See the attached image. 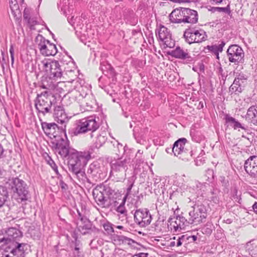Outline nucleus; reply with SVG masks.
Masks as SVG:
<instances>
[{
    "mask_svg": "<svg viewBox=\"0 0 257 257\" xmlns=\"http://www.w3.org/2000/svg\"><path fill=\"white\" fill-rule=\"evenodd\" d=\"M236 78H238V79L241 81V83H243V81L246 80V78L243 74H239Z\"/></svg>",
    "mask_w": 257,
    "mask_h": 257,
    "instance_id": "5fc2aeb1",
    "label": "nucleus"
},
{
    "mask_svg": "<svg viewBox=\"0 0 257 257\" xmlns=\"http://www.w3.org/2000/svg\"><path fill=\"white\" fill-rule=\"evenodd\" d=\"M92 224L88 218L82 219V221L77 223V228L79 231L85 235L92 229Z\"/></svg>",
    "mask_w": 257,
    "mask_h": 257,
    "instance_id": "5701e85b",
    "label": "nucleus"
},
{
    "mask_svg": "<svg viewBox=\"0 0 257 257\" xmlns=\"http://www.w3.org/2000/svg\"><path fill=\"white\" fill-rule=\"evenodd\" d=\"M8 183L11 190L17 194L19 202L23 203L29 199L30 194L28 188L24 180L18 177L12 178L9 179Z\"/></svg>",
    "mask_w": 257,
    "mask_h": 257,
    "instance_id": "39448f33",
    "label": "nucleus"
},
{
    "mask_svg": "<svg viewBox=\"0 0 257 257\" xmlns=\"http://www.w3.org/2000/svg\"><path fill=\"white\" fill-rule=\"evenodd\" d=\"M231 194L233 199L237 203L241 204V192L240 191L238 190L236 187H233L231 189Z\"/></svg>",
    "mask_w": 257,
    "mask_h": 257,
    "instance_id": "f704fd0d",
    "label": "nucleus"
},
{
    "mask_svg": "<svg viewBox=\"0 0 257 257\" xmlns=\"http://www.w3.org/2000/svg\"><path fill=\"white\" fill-rule=\"evenodd\" d=\"M48 162L52 169L57 173L58 172L57 167L54 162L50 158H49V160L48 161Z\"/></svg>",
    "mask_w": 257,
    "mask_h": 257,
    "instance_id": "09e8293b",
    "label": "nucleus"
},
{
    "mask_svg": "<svg viewBox=\"0 0 257 257\" xmlns=\"http://www.w3.org/2000/svg\"><path fill=\"white\" fill-rule=\"evenodd\" d=\"M73 174L77 178V179L79 180H84L85 178V173L83 169H80V170H78V171H76Z\"/></svg>",
    "mask_w": 257,
    "mask_h": 257,
    "instance_id": "ea45409f",
    "label": "nucleus"
},
{
    "mask_svg": "<svg viewBox=\"0 0 257 257\" xmlns=\"http://www.w3.org/2000/svg\"><path fill=\"white\" fill-rule=\"evenodd\" d=\"M246 118L250 119L253 124L257 125V106L252 105L249 107Z\"/></svg>",
    "mask_w": 257,
    "mask_h": 257,
    "instance_id": "bb28decb",
    "label": "nucleus"
},
{
    "mask_svg": "<svg viewBox=\"0 0 257 257\" xmlns=\"http://www.w3.org/2000/svg\"><path fill=\"white\" fill-rule=\"evenodd\" d=\"M240 81L238 79V78H235L233 83L234 85H237V86H240L241 85V83L240 82Z\"/></svg>",
    "mask_w": 257,
    "mask_h": 257,
    "instance_id": "bf43d9fd",
    "label": "nucleus"
},
{
    "mask_svg": "<svg viewBox=\"0 0 257 257\" xmlns=\"http://www.w3.org/2000/svg\"><path fill=\"white\" fill-rule=\"evenodd\" d=\"M252 208L254 212L257 214V202H255L252 205Z\"/></svg>",
    "mask_w": 257,
    "mask_h": 257,
    "instance_id": "774afa93",
    "label": "nucleus"
},
{
    "mask_svg": "<svg viewBox=\"0 0 257 257\" xmlns=\"http://www.w3.org/2000/svg\"><path fill=\"white\" fill-rule=\"evenodd\" d=\"M116 148L117 149V152L118 153H124V148L123 147V146L122 144L119 143L117 142V141H116Z\"/></svg>",
    "mask_w": 257,
    "mask_h": 257,
    "instance_id": "de8ad7c7",
    "label": "nucleus"
},
{
    "mask_svg": "<svg viewBox=\"0 0 257 257\" xmlns=\"http://www.w3.org/2000/svg\"><path fill=\"white\" fill-rule=\"evenodd\" d=\"M42 63L45 71L50 73L51 78L54 79L61 78L63 72L58 61L44 60L42 61Z\"/></svg>",
    "mask_w": 257,
    "mask_h": 257,
    "instance_id": "9b49d317",
    "label": "nucleus"
},
{
    "mask_svg": "<svg viewBox=\"0 0 257 257\" xmlns=\"http://www.w3.org/2000/svg\"><path fill=\"white\" fill-rule=\"evenodd\" d=\"M180 238L182 240L183 244H184V245H187L188 244L187 241L188 240V238L187 234L182 235L181 236H180Z\"/></svg>",
    "mask_w": 257,
    "mask_h": 257,
    "instance_id": "8fccbe9b",
    "label": "nucleus"
},
{
    "mask_svg": "<svg viewBox=\"0 0 257 257\" xmlns=\"http://www.w3.org/2000/svg\"><path fill=\"white\" fill-rule=\"evenodd\" d=\"M148 254L145 253H139L138 254H134L132 257H148Z\"/></svg>",
    "mask_w": 257,
    "mask_h": 257,
    "instance_id": "4d7b16f0",
    "label": "nucleus"
},
{
    "mask_svg": "<svg viewBox=\"0 0 257 257\" xmlns=\"http://www.w3.org/2000/svg\"><path fill=\"white\" fill-rule=\"evenodd\" d=\"M106 138L103 136L99 135L97 136L96 140V147L98 146L99 147L101 146L106 141Z\"/></svg>",
    "mask_w": 257,
    "mask_h": 257,
    "instance_id": "a19ab883",
    "label": "nucleus"
},
{
    "mask_svg": "<svg viewBox=\"0 0 257 257\" xmlns=\"http://www.w3.org/2000/svg\"><path fill=\"white\" fill-rule=\"evenodd\" d=\"M100 186L101 188L100 190L103 192L107 201L110 202V205L112 203H115L116 202L115 199L118 196V194L115 190L109 184L106 183L100 184Z\"/></svg>",
    "mask_w": 257,
    "mask_h": 257,
    "instance_id": "a211bd4d",
    "label": "nucleus"
},
{
    "mask_svg": "<svg viewBox=\"0 0 257 257\" xmlns=\"http://www.w3.org/2000/svg\"><path fill=\"white\" fill-rule=\"evenodd\" d=\"M75 246L74 249L72 250L73 255L74 257H84V254L83 251L81 250L82 244L80 241L75 238Z\"/></svg>",
    "mask_w": 257,
    "mask_h": 257,
    "instance_id": "c85d7f7f",
    "label": "nucleus"
},
{
    "mask_svg": "<svg viewBox=\"0 0 257 257\" xmlns=\"http://www.w3.org/2000/svg\"><path fill=\"white\" fill-rule=\"evenodd\" d=\"M31 27L34 26L37 24V22L36 18L34 17H30L27 21H26Z\"/></svg>",
    "mask_w": 257,
    "mask_h": 257,
    "instance_id": "49530a36",
    "label": "nucleus"
},
{
    "mask_svg": "<svg viewBox=\"0 0 257 257\" xmlns=\"http://www.w3.org/2000/svg\"><path fill=\"white\" fill-rule=\"evenodd\" d=\"M205 219H202L200 217V215L196 211L195 208L192 207V210L189 212L188 221L189 223H200L203 222Z\"/></svg>",
    "mask_w": 257,
    "mask_h": 257,
    "instance_id": "393cba45",
    "label": "nucleus"
},
{
    "mask_svg": "<svg viewBox=\"0 0 257 257\" xmlns=\"http://www.w3.org/2000/svg\"><path fill=\"white\" fill-rule=\"evenodd\" d=\"M244 168L251 177L257 179V156H250L245 162Z\"/></svg>",
    "mask_w": 257,
    "mask_h": 257,
    "instance_id": "dca6fc26",
    "label": "nucleus"
},
{
    "mask_svg": "<svg viewBox=\"0 0 257 257\" xmlns=\"http://www.w3.org/2000/svg\"><path fill=\"white\" fill-rule=\"evenodd\" d=\"M229 91L231 94H232L233 93L238 94L242 91V88L240 86L234 85V84L232 83L229 88Z\"/></svg>",
    "mask_w": 257,
    "mask_h": 257,
    "instance_id": "e433bc0d",
    "label": "nucleus"
},
{
    "mask_svg": "<svg viewBox=\"0 0 257 257\" xmlns=\"http://www.w3.org/2000/svg\"><path fill=\"white\" fill-rule=\"evenodd\" d=\"M137 177L135 172H134L133 175L128 179V183L134 185Z\"/></svg>",
    "mask_w": 257,
    "mask_h": 257,
    "instance_id": "3c124183",
    "label": "nucleus"
},
{
    "mask_svg": "<svg viewBox=\"0 0 257 257\" xmlns=\"http://www.w3.org/2000/svg\"><path fill=\"white\" fill-rule=\"evenodd\" d=\"M213 225L210 222H207L202 228L203 233L206 234H210L212 231Z\"/></svg>",
    "mask_w": 257,
    "mask_h": 257,
    "instance_id": "58836bf2",
    "label": "nucleus"
},
{
    "mask_svg": "<svg viewBox=\"0 0 257 257\" xmlns=\"http://www.w3.org/2000/svg\"><path fill=\"white\" fill-rule=\"evenodd\" d=\"M103 228L108 234H111L113 232H114V229L111 223H107L104 224Z\"/></svg>",
    "mask_w": 257,
    "mask_h": 257,
    "instance_id": "79ce46f5",
    "label": "nucleus"
},
{
    "mask_svg": "<svg viewBox=\"0 0 257 257\" xmlns=\"http://www.w3.org/2000/svg\"><path fill=\"white\" fill-rule=\"evenodd\" d=\"M60 186L62 190H67L68 189V185L64 183L63 181H60Z\"/></svg>",
    "mask_w": 257,
    "mask_h": 257,
    "instance_id": "864d4df0",
    "label": "nucleus"
},
{
    "mask_svg": "<svg viewBox=\"0 0 257 257\" xmlns=\"http://www.w3.org/2000/svg\"><path fill=\"white\" fill-rule=\"evenodd\" d=\"M170 20L173 23H187L185 16V8H180L174 10L170 14Z\"/></svg>",
    "mask_w": 257,
    "mask_h": 257,
    "instance_id": "f3484780",
    "label": "nucleus"
},
{
    "mask_svg": "<svg viewBox=\"0 0 257 257\" xmlns=\"http://www.w3.org/2000/svg\"><path fill=\"white\" fill-rule=\"evenodd\" d=\"M187 23L195 24L198 21L197 12L189 8H185Z\"/></svg>",
    "mask_w": 257,
    "mask_h": 257,
    "instance_id": "a878e982",
    "label": "nucleus"
},
{
    "mask_svg": "<svg viewBox=\"0 0 257 257\" xmlns=\"http://www.w3.org/2000/svg\"><path fill=\"white\" fill-rule=\"evenodd\" d=\"M187 141L185 138L178 139L173 145L172 152L175 156L182 160H188L192 156V151L187 148Z\"/></svg>",
    "mask_w": 257,
    "mask_h": 257,
    "instance_id": "0eeeda50",
    "label": "nucleus"
},
{
    "mask_svg": "<svg viewBox=\"0 0 257 257\" xmlns=\"http://www.w3.org/2000/svg\"><path fill=\"white\" fill-rule=\"evenodd\" d=\"M175 223L176 225H173V227L176 231H177L178 229H184L186 226L191 224V223H189L188 217L186 218L183 216H177L176 220L175 221Z\"/></svg>",
    "mask_w": 257,
    "mask_h": 257,
    "instance_id": "b1692460",
    "label": "nucleus"
},
{
    "mask_svg": "<svg viewBox=\"0 0 257 257\" xmlns=\"http://www.w3.org/2000/svg\"><path fill=\"white\" fill-rule=\"evenodd\" d=\"M41 125L45 134L50 138H56V130L58 128V125L54 122L48 123L46 122H41Z\"/></svg>",
    "mask_w": 257,
    "mask_h": 257,
    "instance_id": "412c9836",
    "label": "nucleus"
},
{
    "mask_svg": "<svg viewBox=\"0 0 257 257\" xmlns=\"http://www.w3.org/2000/svg\"><path fill=\"white\" fill-rule=\"evenodd\" d=\"M53 115L55 119L61 124L65 123L68 121V118L62 106L57 105L55 106Z\"/></svg>",
    "mask_w": 257,
    "mask_h": 257,
    "instance_id": "4be33fe9",
    "label": "nucleus"
},
{
    "mask_svg": "<svg viewBox=\"0 0 257 257\" xmlns=\"http://www.w3.org/2000/svg\"><path fill=\"white\" fill-rule=\"evenodd\" d=\"M100 166L97 162L91 163L87 170V173L91 174L92 176H97V174H100Z\"/></svg>",
    "mask_w": 257,
    "mask_h": 257,
    "instance_id": "c756f323",
    "label": "nucleus"
},
{
    "mask_svg": "<svg viewBox=\"0 0 257 257\" xmlns=\"http://www.w3.org/2000/svg\"><path fill=\"white\" fill-rule=\"evenodd\" d=\"M224 119L225 122L227 123L229 126L232 127L234 130H237L238 132H240V130H241L246 133V135L242 133V135L241 136L242 138L246 139L250 141V138L248 136L250 130L247 125L244 123H241L235 118L228 114L225 116Z\"/></svg>",
    "mask_w": 257,
    "mask_h": 257,
    "instance_id": "ddd939ff",
    "label": "nucleus"
},
{
    "mask_svg": "<svg viewBox=\"0 0 257 257\" xmlns=\"http://www.w3.org/2000/svg\"><path fill=\"white\" fill-rule=\"evenodd\" d=\"M154 183H153V189L156 190L159 188L161 185V179L160 178H154Z\"/></svg>",
    "mask_w": 257,
    "mask_h": 257,
    "instance_id": "37998d69",
    "label": "nucleus"
},
{
    "mask_svg": "<svg viewBox=\"0 0 257 257\" xmlns=\"http://www.w3.org/2000/svg\"><path fill=\"white\" fill-rule=\"evenodd\" d=\"M41 87L44 89H49L50 87V85L45 84V81L43 80Z\"/></svg>",
    "mask_w": 257,
    "mask_h": 257,
    "instance_id": "052dcab7",
    "label": "nucleus"
},
{
    "mask_svg": "<svg viewBox=\"0 0 257 257\" xmlns=\"http://www.w3.org/2000/svg\"><path fill=\"white\" fill-rule=\"evenodd\" d=\"M212 4H219L221 3L223 0H210Z\"/></svg>",
    "mask_w": 257,
    "mask_h": 257,
    "instance_id": "69168bd1",
    "label": "nucleus"
},
{
    "mask_svg": "<svg viewBox=\"0 0 257 257\" xmlns=\"http://www.w3.org/2000/svg\"><path fill=\"white\" fill-rule=\"evenodd\" d=\"M124 202L125 200L123 199L122 202L120 203V204L117 207L116 210L118 213H119L120 214L122 215L123 216H125L126 215L127 211L124 207Z\"/></svg>",
    "mask_w": 257,
    "mask_h": 257,
    "instance_id": "4c0bfd02",
    "label": "nucleus"
},
{
    "mask_svg": "<svg viewBox=\"0 0 257 257\" xmlns=\"http://www.w3.org/2000/svg\"><path fill=\"white\" fill-rule=\"evenodd\" d=\"M133 185H133V184H130L127 183L128 187L127 188V194H128L131 192V191L132 189V187H133Z\"/></svg>",
    "mask_w": 257,
    "mask_h": 257,
    "instance_id": "e2e57ef3",
    "label": "nucleus"
},
{
    "mask_svg": "<svg viewBox=\"0 0 257 257\" xmlns=\"http://www.w3.org/2000/svg\"><path fill=\"white\" fill-rule=\"evenodd\" d=\"M10 53L11 55V58L12 61V65L13 64L14 62V49L13 45H11L10 48Z\"/></svg>",
    "mask_w": 257,
    "mask_h": 257,
    "instance_id": "603ef678",
    "label": "nucleus"
},
{
    "mask_svg": "<svg viewBox=\"0 0 257 257\" xmlns=\"http://www.w3.org/2000/svg\"><path fill=\"white\" fill-rule=\"evenodd\" d=\"M194 35L195 39L194 41H195V43H201L207 39L206 32L202 29L196 30L195 29Z\"/></svg>",
    "mask_w": 257,
    "mask_h": 257,
    "instance_id": "7c9ffc66",
    "label": "nucleus"
},
{
    "mask_svg": "<svg viewBox=\"0 0 257 257\" xmlns=\"http://www.w3.org/2000/svg\"><path fill=\"white\" fill-rule=\"evenodd\" d=\"M91 158L89 152H77L67 158L69 170L72 173L83 169Z\"/></svg>",
    "mask_w": 257,
    "mask_h": 257,
    "instance_id": "20e7f679",
    "label": "nucleus"
},
{
    "mask_svg": "<svg viewBox=\"0 0 257 257\" xmlns=\"http://www.w3.org/2000/svg\"><path fill=\"white\" fill-rule=\"evenodd\" d=\"M36 42L41 53L44 56H54L57 53V49L55 44L51 43L45 39L42 35H38L36 38Z\"/></svg>",
    "mask_w": 257,
    "mask_h": 257,
    "instance_id": "6e6552de",
    "label": "nucleus"
},
{
    "mask_svg": "<svg viewBox=\"0 0 257 257\" xmlns=\"http://www.w3.org/2000/svg\"><path fill=\"white\" fill-rule=\"evenodd\" d=\"M9 198V194L6 187L0 185V207H2Z\"/></svg>",
    "mask_w": 257,
    "mask_h": 257,
    "instance_id": "72a5a7b5",
    "label": "nucleus"
},
{
    "mask_svg": "<svg viewBox=\"0 0 257 257\" xmlns=\"http://www.w3.org/2000/svg\"><path fill=\"white\" fill-rule=\"evenodd\" d=\"M225 43L222 41L218 45H213L211 46H207V48L208 50L214 53L217 54L219 52H221L223 50V48L224 46Z\"/></svg>",
    "mask_w": 257,
    "mask_h": 257,
    "instance_id": "473e14b6",
    "label": "nucleus"
},
{
    "mask_svg": "<svg viewBox=\"0 0 257 257\" xmlns=\"http://www.w3.org/2000/svg\"><path fill=\"white\" fill-rule=\"evenodd\" d=\"M135 222L140 227H145L151 222L152 217L150 211L147 208L139 209L134 214Z\"/></svg>",
    "mask_w": 257,
    "mask_h": 257,
    "instance_id": "f8f14e48",
    "label": "nucleus"
},
{
    "mask_svg": "<svg viewBox=\"0 0 257 257\" xmlns=\"http://www.w3.org/2000/svg\"><path fill=\"white\" fill-rule=\"evenodd\" d=\"M195 28L187 29L184 32L183 37L185 42L189 44L195 43Z\"/></svg>",
    "mask_w": 257,
    "mask_h": 257,
    "instance_id": "cd10ccee",
    "label": "nucleus"
},
{
    "mask_svg": "<svg viewBox=\"0 0 257 257\" xmlns=\"http://www.w3.org/2000/svg\"><path fill=\"white\" fill-rule=\"evenodd\" d=\"M101 189L100 185H97L93 190L92 194L95 201L98 205L102 207H108L110 206V202L107 201L103 192L100 191Z\"/></svg>",
    "mask_w": 257,
    "mask_h": 257,
    "instance_id": "6ab92c4d",
    "label": "nucleus"
},
{
    "mask_svg": "<svg viewBox=\"0 0 257 257\" xmlns=\"http://www.w3.org/2000/svg\"><path fill=\"white\" fill-rule=\"evenodd\" d=\"M215 9L220 12H223L227 14H229L230 13V7L229 5H228L225 8L217 7L215 8Z\"/></svg>",
    "mask_w": 257,
    "mask_h": 257,
    "instance_id": "a18cd8bd",
    "label": "nucleus"
},
{
    "mask_svg": "<svg viewBox=\"0 0 257 257\" xmlns=\"http://www.w3.org/2000/svg\"><path fill=\"white\" fill-rule=\"evenodd\" d=\"M157 35L159 40L163 43L165 48H173L174 47L175 41L172 39L170 31L165 27H161L158 31Z\"/></svg>",
    "mask_w": 257,
    "mask_h": 257,
    "instance_id": "4468645a",
    "label": "nucleus"
},
{
    "mask_svg": "<svg viewBox=\"0 0 257 257\" xmlns=\"http://www.w3.org/2000/svg\"><path fill=\"white\" fill-rule=\"evenodd\" d=\"M99 127V123L94 116L84 118L78 121L75 127L68 130V134L71 136H78L87 132H94Z\"/></svg>",
    "mask_w": 257,
    "mask_h": 257,
    "instance_id": "f03ea898",
    "label": "nucleus"
},
{
    "mask_svg": "<svg viewBox=\"0 0 257 257\" xmlns=\"http://www.w3.org/2000/svg\"><path fill=\"white\" fill-rule=\"evenodd\" d=\"M65 127L66 126L65 125ZM64 133L65 136V139L60 138L57 140L56 143L53 142V144L57 152L61 156L62 158H66L70 157L72 154L76 153L78 151L71 148L70 147V143L67 138V134L65 128L64 130Z\"/></svg>",
    "mask_w": 257,
    "mask_h": 257,
    "instance_id": "423d86ee",
    "label": "nucleus"
},
{
    "mask_svg": "<svg viewBox=\"0 0 257 257\" xmlns=\"http://www.w3.org/2000/svg\"><path fill=\"white\" fill-rule=\"evenodd\" d=\"M170 54L176 58L185 60L187 63L193 61V58L189 54L188 50L187 49L184 50L179 46L172 50Z\"/></svg>",
    "mask_w": 257,
    "mask_h": 257,
    "instance_id": "aec40b11",
    "label": "nucleus"
},
{
    "mask_svg": "<svg viewBox=\"0 0 257 257\" xmlns=\"http://www.w3.org/2000/svg\"><path fill=\"white\" fill-rule=\"evenodd\" d=\"M182 240H181L180 237H178V238L177 239V246H181L182 244Z\"/></svg>",
    "mask_w": 257,
    "mask_h": 257,
    "instance_id": "338daca9",
    "label": "nucleus"
},
{
    "mask_svg": "<svg viewBox=\"0 0 257 257\" xmlns=\"http://www.w3.org/2000/svg\"><path fill=\"white\" fill-rule=\"evenodd\" d=\"M192 208L195 209L196 211L198 212V213L200 215V217H201V218L205 219L206 218L207 210L204 205L201 204Z\"/></svg>",
    "mask_w": 257,
    "mask_h": 257,
    "instance_id": "c9c22d12",
    "label": "nucleus"
},
{
    "mask_svg": "<svg viewBox=\"0 0 257 257\" xmlns=\"http://www.w3.org/2000/svg\"><path fill=\"white\" fill-rule=\"evenodd\" d=\"M77 213H78V219L79 220V221H82V219H84V218H87L86 217H85V216L83 215L79 210H77Z\"/></svg>",
    "mask_w": 257,
    "mask_h": 257,
    "instance_id": "13d9d810",
    "label": "nucleus"
},
{
    "mask_svg": "<svg viewBox=\"0 0 257 257\" xmlns=\"http://www.w3.org/2000/svg\"><path fill=\"white\" fill-rule=\"evenodd\" d=\"M164 221L158 220L155 223L152 224L151 226V230L157 233L163 232L165 231V227Z\"/></svg>",
    "mask_w": 257,
    "mask_h": 257,
    "instance_id": "2f4dec72",
    "label": "nucleus"
},
{
    "mask_svg": "<svg viewBox=\"0 0 257 257\" xmlns=\"http://www.w3.org/2000/svg\"><path fill=\"white\" fill-rule=\"evenodd\" d=\"M4 245H6L5 243L4 239L2 237V235L0 234V247L3 246Z\"/></svg>",
    "mask_w": 257,
    "mask_h": 257,
    "instance_id": "680f3d73",
    "label": "nucleus"
},
{
    "mask_svg": "<svg viewBox=\"0 0 257 257\" xmlns=\"http://www.w3.org/2000/svg\"><path fill=\"white\" fill-rule=\"evenodd\" d=\"M7 245L5 251L9 252L10 254L6 255V257H25V252L28 246V244L20 243L17 241Z\"/></svg>",
    "mask_w": 257,
    "mask_h": 257,
    "instance_id": "1a4fd4ad",
    "label": "nucleus"
},
{
    "mask_svg": "<svg viewBox=\"0 0 257 257\" xmlns=\"http://www.w3.org/2000/svg\"><path fill=\"white\" fill-rule=\"evenodd\" d=\"M4 152V149L2 146V145L0 144V158L3 157V153Z\"/></svg>",
    "mask_w": 257,
    "mask_h": 257,
    "instance_id": "0e129e2a",
    "label": "nucleus"
},
{
    "mask_svg": "<svg viewBox=\"0 0 257 257\" xmlns=\"http://www.w3.org/2000/svg\"><path fill=\"white\" fill-rule=\"evenodd\" d=\"M30 17L31 14H30V10L29 9L26 8L25 9L24 12H23V18L24 20L26 21H27Z\"/></svg>",
    "mask_w": 257,
    "mask_h": 257,
    "instance_id": "c03bdc74",
    "label": "nucleus"
},
{
    "mask_svg": "<svg viewBox=\"0 0 257 257\" xmlns=\"http://www.w3.org/2000/svg\"><path fill=\"white\" fill-rule=\"evenodd\" d=\"M10 7L12 12H13L15 10H18V6L16 4H14L13 1L10 3Z\"/></svg>",
    "mask_w": 257,
    "mask_h": 257,
    "instance_id": "6e6d98bb",
    "label": "nucleus"
},
{
    "mask_svg": "<svg viewBox=\"0 0 257 257\" xmlns=\"http://www.w3.org/2000/svg\"><path fill=\"white\" fill-rule=\"evenodd\" d=\"M227 57L230 62L236 65L244 62V52L241 48L237 45H230L227 50Z\"/></svg>",
    "mask_w": 257,
    "mask_h": 257,
    "instance_id": "9d476101",
    "label": "nucleus"
},
{
    "mask_svg": "<svg viewBox=\"0 0 257 257\" xmlns=\"http://www.w3.org/2000/svg\"><path fill=\"white\" fill-rule=\"evenodd\" d=\"M22 236V232L19 229L15 227H10L6 230L5 234L2 235V237L6 245H8L17 241Z\"/></svg>",
    "mask_w": 257,
    "mask_h": 257,
    "instance_id": "2eb2a0df",
    "label": "nucleus"
},
{
    "mask_svg": "<svg viewBox=\"0 0 257 257\" xmlns=\"http://www.w3.org/2000/svg\"><path fill=\"white\" fill-rule=\"evenodd\" d=\"M130 163V158L123 159L121 157L111 160L110 162V175L114 177L118 181L124 180L126 178V171L128 169Z\"/></svg>",
    "mask_w": 257,
    "mask_h": 257,
    "instance_id": "7ed1b4c3",
    "label": "nucleus"
},
{
    "mask_svg": "<svg viewBox=\"0 0 257 257\" xmlns=\"http://www.w3.org/2000/svg\"><path fill=\"white\" fill-rule=\"evenodd\" d=\"M54 100V95L50 91L45 90L40 94H37L35 105L40 121L41 116L52 113V106Z\"/></svg>",
    "mask_w": 257,
    "mask_h": 257,
    "instance_id": "f257e3e1",
    "label": "nucleus"
}]
</instances>
